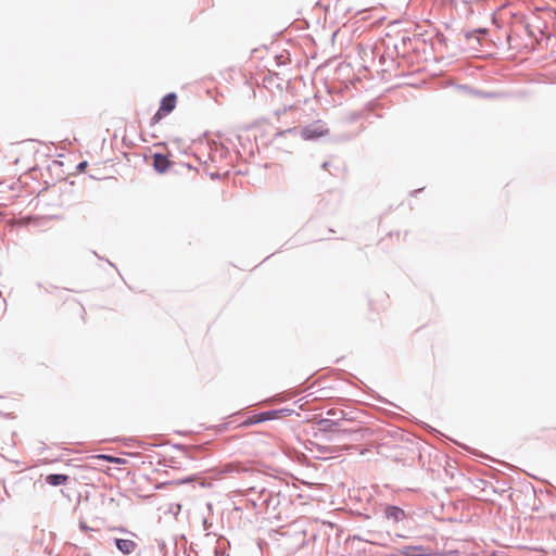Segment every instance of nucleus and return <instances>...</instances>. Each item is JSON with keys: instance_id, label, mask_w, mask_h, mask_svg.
Here are the masks:
<instances>
[{"instance_id": "f257e3e1", "label": "nucleus", "mask_w": 556, "mask_h": 556, "mask_svg": "<svg viewBox=\"0 0 556 556\" xmlns=\"http://www.w3.org/2000/svg\"><path fill=\"white\" fill-rule=\"evenodd\" d=\"M329 134V129L327 128L326 124L321 121H315L312 124L305 126L301 130V137L304 140H314L321 137H325Z\"/></svg>"}, {"instance_id": "f03ea898", "label": "nucleus", "mask_w": 556, "mask_h": 556, "mask_svg": "<svg viewBox=\"0 0 556 556\" xmlns=\"http://www.w3.org/2000/svg\"><path fill=\"white\" fill-rule=\"evenodd\" d=\"M177 97L175 93L166 94L162 101L159 111L154 114L152 122L159 123L165 115L169 114L176 108Z\"/></svg>"}, {"instance_id": "7ed1b4c3", "label": "nucleus", "mask_w": 556, "mask_h": 556, "mask_svg": "<svg viewBox=\"0 0 556 556\" xmlns=\"http://www.w3.org/2000/svg\"><path fill=\"white\" fill-rule=\"evenodd\" d=\"M390 556H430L428 549L421 545L405 546L397 551V553Z\"/></svg>"}, {"instance_id": "20e7f679", "label": "nucleus", "mask_w": 556, "mask_h": 556, "mask_svg": "<svg viewBox=\"0 0 556 556\" xmlns=\"http://www.w3.org/2000/svg\"><path fill=\"white\" fill-rule=\"evenodd\" d=\"M170 166L168 157L161 153L153 154V167L159 173H165Z\"/></svg>"}, {"instance_id": "39448f33", "label": "nucleus", "mask_w": 556, "mask_h": 556, "mask_svg": "<svg viewBox=\"0 0 556 556\" xmlns=\"http://www.w3.org/2000/svg\"><path fill=\"white\" fill-rule=\"evenodd\" d=\"M384 515L388 519H392L395 522L402 521L406 518V514L402 508L392 505L386 507Z\"/></svg>"}, {"instance_id": "423d86ee", "label": "nucleus", "mask_w": 556, "mask_h": 556, "mask_svg": "<svg viewBox=\"0 0 556 556\" xmlns=\"http://www.w3.org/2000/svg\"><path fill=\"white\" fill-rule=\"evenodd\" d=\"M116 547L125 555L134 553L137 548V543L132 540L117 539Z\"/></svg>"}, {"instance_id": "0eeeda50", "label": "nucleus", "mask_w": 556, "mask_h": 556, "mask_svg": "<svg viewBox=\"0 0 556 556\" xmlns=\"http://www.w3.org/2000/svg\"><path fill=\"white\" fill-rule=\"evenodd\" d=\"M68 479V476L61 473H52L46 477L47 483L53 486L66 484Z\"/></svg>"}, {"instance_id": "6e6552de", "label": "nucleus", "mask_w": 556, "mask_h": 556, "mask_svg": "<svg viewBox=\"0 0 556 556\" xmlns=\"http://www.w3.org/2000/svg\"><path fill=\"white\" fill-rule=\"evenodd\" d=\"M92 458L103 459V460H106L109 463H113L116 465L125 464V462H126L124 458H119V457H115V456H111V455H104V454L94 455V456H92Z\"/></svg>"}, {"instance_id": "1a4fd4ad", "label": "nucleus", "mask_w": 556, "mask_h": 556, "mask_svg": "<svg viewBox=\"0 0 556 556\" xmlns=\"http://www.w3.org/2000/svg\"><path fill=\"white\" fill-rule=\"evenodd\" d=\"M276 415H277V412H273V413H264V414H262V418H261V420L270 419L273 416H276Z\"/></svg>"}]
</instances>
